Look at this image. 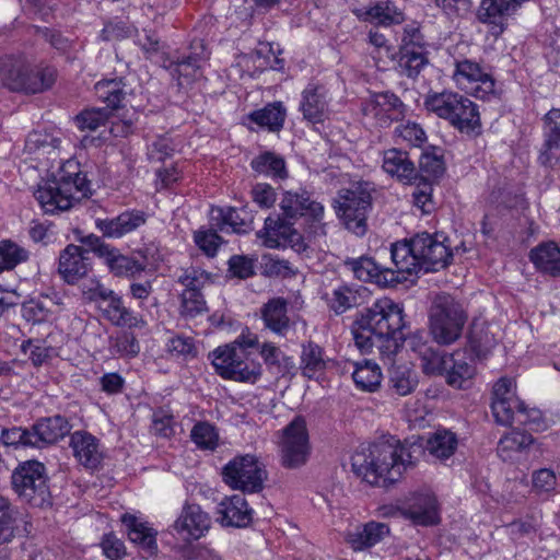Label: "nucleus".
<instances>
[{
	"mask_svg": "<svg viewBox=\"0 0 560 560\" xmlns=\"http://www.w3.org/2000/svg\"><path fill=\"white\" fill-rule=\"evenodd\" d=\"M90 192V182L81 172L80 164L68 160L57 174L37 186L34 197L45 213L55 214L69 210Z\"/></svg>",
	"mask_w": 560,
	"mask_h": 560,
	"instance_id": "4",
	"label": "nucleus"
},
{
	"mask_svg": "<svg viewBox=\"0 0 560 560\" xmlns=\"http://www.w3.org/2000/svg\"><path fill=\"white\" fill-rule=\"evenodd\" d=\"M395 136L412 147H421L427 141L423 128L413 121L400 124L395 128Z\"/></svg>",
	"mask_w": 560,
	"mask_h": 560,
	"instance_id": "60",
	"label": "nucleus"
},
{
	"mask_svg": "<svg viewBox=\"0 0 560 560\" xmlns=\"http://www.w3.org/2000/svg\"><path fill=\"white\" fill-rule=\"evenodd\" d=\"M534 266L551 277H560V248L555 242L537 245L529 252Z\"/></svg>",
	"mask_w": 560,
	"mask_h": 560,
	"instance_id": "38",
	"label": "nucleus"
},
{
	"mask_svg": "<svg viewBox=\"0 0 560 560\" xmlns=\"http://www.w3.org/2000/svg\"><path fill=\"white\" fill-rule=\"evenodd\" d=\"M121 523L126 527L129 540L137 545L147 556H153L158 551L156 530L148 522L125 513L121 515Z\"/></svg>",
	"mask_w": 560,
	"mask_h": 560,
	"instance_id": "28",
	"label": "nucleus"
},
{
	"mask_svg": "<svg viewBox=\"0 0 560 560\" xmlns=\"http://www.w3.org/2000/svg\"><path fill=\"white\" fill-rule=\"evenodd\" d=\"M388 534L389 528L386 524L370 522L349 530L346 540L353 550H363L375 546Z\"/></svg>",
	"mask_w": 560,
	"mask_h": 560,
	"instance_id": "36",
	"label": "nucleus"
},
{
	"mask_svg": "<svg viewBox=\"0 0 560 560\" xmlns=\"http://www.w3.org/2000/svg\"><path fill=\"white\" fill-rule=\"evenodd\" d=\"M69 432V422L61 416L40 419L32 427L33 441L36 442L35 447L56 443Z\"/></svg>",
	"mask_w": 560,
	"mask_h": 560,
	"instance_id": "34",
	"label": "nucleus"
},
{
	"mask_svg": "<svg viewBox=\"0 0 560 560\" xmlns=\"http://www.w3.org/2000/svg\"><path fill=\"white\" fill-rule=\"evenodd\" d=\"M259 354L267 369L278 375L284 376L295 369L293 358L287 355L273 342L266 341L261 343L259 347Z\"/></svg>",
	"mask_w": 560,
	"mask_h": 560,
	"instance_id": "42",
	"label": "nucleus"
},
{
	"mask_svg": "<svg viewBox=\"0 0 560 560\" xmlns=\"http://www.w3.org/2000/svg\"><path fill=\"white\" fill-rule=\"evenodd\" d=\"M458 447L456 433L448 429H438L427 441L425 450L434 458L445 462L451 458Z\"/></svg>",
	"mask_w": 560,
	"mask_h": 560,
	"instance_id": "39",
	"label": "nucleus"
},
{
	"mask_svg": "<svg viewBox=\"0 0 560 560\" xmlns=\"http://www.w3.org/2000/svg\"><path fill=\"white\" fill-rule=\"evenodd\" d=\"M287 116L285 107L281 102L267 104L264 108L247 115V119L258 127L267 128L271 132L280 131Z\"/></svg>",
	"mask_w": 560,
	"mask_h": 560,
	"instance_id": "41",
	"label": "nucleus"
},
{
	"mask_svg": "<svg viewBox=\"0 0 560 560\" xmlns=\"http://www.w3.org/2000/svg\"><path fill=\"white\" fill-rule=\"evenodd\" d=\"M300 369L302 375L307 378L322 374L326 369L323 348L313 341L303 343L300 355Z\"/></svg>",
	"mask_w": 560,
	"mask_h": 560,
	"instance_id": "44",
	"label": "nucleus"
},
{
	"mask_svg": "<svg viewBox=\"0 0 560 560\" xmlns=\"http://www.w3.org/2000/svg\"><path fill=\"white\" fill-rule=\"evenodd\" d=\"M557 477L553 470L540 468L532 474L533 491L538 494H549L556 490Z\"/></svg>",
	"mask_w": 560,
	"mask_h": 560,
	"instance_id": "62",
	"label": "nucleus"
},
{
	"mask_svg": "<svg viewBox=\"0 0 560 560\" xmlns=\"http://www.w3.org/2000/svg\"><path fill=\"white\" fill-rule=\"evenodd\" d=\"M208 58L202 40H197L191 44L188 56L172 60L167 68L172 77L178 81V85H185L201 77L202 65Z\"/></svg>",
	"mask_w": 560,
	"mask_h": 560,
	"instance_id": "20",
	"label": "nucleus"
},
{
	"mask_svg": "<svg viewBox=\"0 0 560 560\" xmlns=\"http://www.w3.org/2000/svg\"><path fill=\"white\" fill-rule=\"evenodd\" d=\"M12 486L21 500L35 508L51 505V493L44 464L27 460L12 474Z\"/></svg>",
	"mask_w": 560,
	"mask_h": 560,
	"instance_id": "9",
	"label": "nucleus"
},
{
	"mask_svg": "<svg viewBox=\"0 0 560 560\" xmlns=\"http://www.w3.org/2000/svg\"><path fill=\"white\" fill-rule=\"evenodd\" d=\"M147 222V215L140 210H130L112 219H97L95 225L104 237L120 238L136 231Z\"/></svg>",
	"mask_w": 560,
	"mask_h": 560,
	"instance_id": "27",
	"label": "nucleus"
},
{
	"mask_svg": "<svg viewBox=\"0 0 560 560\" xmlns=\"http://www.w3.org/2000/svg\"><path fill=\"white\" fill-rule=\"evenodd\" d=\"M248 353L234 346L224 345L209 353L215 372L225 380L256 383L262 375V365L248 361Z\"/></svg>",
	"mask_w": 560,
	"mask_h": 560,
	"instance_id": "10",
	"label": "nucleus"
},
{
	"mask_svg": "<svg viewBox=\"0 0 560 560\" xmlns=\"http://www.w3.org/2000/svg\"><path fill=\"white\" fill-rule=\"evenodd\" d=\"M109 119L107 108L91 107L81 110L75 117L74 122L81 131H95L105 126Z\"/></svg>",
	"mask_w": 560,
	"mask_h": 560,
	"instance_id": "56",
	"label": "nucleus"
},
{
	"mask_svg": "<svg viewBox=\"0 0 560 560\" xmlns=\"http://www.w3.org/2000/svg\"><path fill=\"white\" fill-rule=\"evenodd\" d=\"M345 266L353 272L357 279L374 282L382 287H393L407 280V277L402 276L398 268L381 267L373 258L366 256L347 258Z\"/></svg>",
	"mask_w": 560,
	"mask_h": 560,
	"instance_id": "16",
	"label": "nucleus"
},
{
	"mask_svg": "<svg viewBox=\"0 0 560 560\" xmlns=\"http://www.w3.org/2000/svg\"><path fill=\"white\" fill-rule=\"evenodd\" d=\"M390 257L394 267L407 277L445 268L451 262L453 253L444 241L424 232L409 241L393 244Z\"/></svg>",
	"mask_w": 560,
	"mask_h": 560,
	"instance_id": "3",
	"label": "nucleus"
},
{
	"mask_svg": "<svg viewBox=\"0 0 560 560\" xmlns=\"http://www.w3.org/2000/svg\"><path fill=\"white\" fill-rule=\"evenodd\" d=\"M264 327L278 337H287L293 327L288 315V302L283 298H273L260 308Z\"/></svg>",
	"mask_w": 560,
	"mask_h": 560,
	"instance_id": "29",
	"label": "nucleus"
},
{
	"mask_svg": "<svg viewBox=\"0 0 560 560\" xmlns=\"http://www.w3.org/2000/svg\"><path fill=\"white\" fill-rule=\"evenodd\" d=\"M497 339L494 334L485 323L474 322L468 336V346L470 351L478 358H486L495 347Z\"/></svg>",
	"mask_w": 560,
	"mask_h": 560,
	"instance_id": "45",
	"label": "nucleus"
},
{
	"mask_svg": "<svg viewBox=\"0 0 560 560\" xmlns=\"http://www.w3.org/2000/svg\"><path fill=\"white\" fill-rule=\"evenodd\" d=\"M423 453L416 442L401 443L394 436L361 447L351 458L353 472L370 485L397 481L407 467L412 466Z\"/></svg>",
	"mask_w": 560,
	"mask_h": 560,
	"instance_id": "1",
	"label": "nucleus"
},
{
	"mask_svg": "<svg viewBox=\"0 0 560 560\" xmlns=\"http://www.w3.org/2000/svg\"><path fill=\"white\" fill-rule=\"evenodd\" d=\"M211 518L199 505H186L174 524V529L185 539H199L210 528Z\"/></svg>",
	"mask_w": 560,
	"mask_h": 560,
	"instance_id": "30",
	"label": "nucleus"
},
{
	"mask_svg": "<svg viewBox=\"0 0 560 560\" xmlns=\"http://www.w3.org/2000/svg\"><path fill=\"white\" fill-rule=\"evenodd\" d=\"M428 63L427 51L399 49L398 68L407 78L416 79Z\"/></svg>",
	"mask_w": 560,
	"mask_h": 560,
	"instance_id": "52",
	"label": "nucleus"
},
{
	"mask_svg": "<svg viewBox=\"0 0 560 560\" xmlns=\"http://www.w3.org/2000/svg\"><path fill=\"white\" fill-rule=\"evenodd\" d=\"M194 238L199 249L209 257H214L222 244V237L212 229L197 231Z\"/></svg>",
	"mask_w": 560,
	"mask_h": 560,
	"instance_id": "64",
	"label": "nucleus"
},
{
	"mask_svg": "<svg viewBox=\"0 0 560 560\" xmlns=\"http://www.w3.org/2000/svg\"><path fill=\"white\" fill-rule=\"evenodd\" d=\"M533 443L534 439L530 434L513 430L500 439L497 452L503 460H513L516 454L522 453Z\"/></svg>",
	"mask_w": 560,
	"mask_h": 560,
	"instance_id": "46",
	"label": "nucleus"
},
{
	"mask_svg": "<svg viewBox=\"0 0 560 560\" xmlns=\"http://www.w3.org/2000/svg\"><path fill=\"white\" fill-rule=\"evenodd\" d=\"M468 315L463 303L448 293L438 294L430 306L429 328L433 340L442 346L457 341Z\"/></svg>",
	"mask_w": 560,
	"mask_h": 560,
	"instance_id": "8",
	"label": "nucleus"
},
{
	"mask_svg": "<svg viewBox=\"0 0 560 560\" xmlns=\"http://www.w3.org/2000/svg\"><path fill=\"white\" fill-rule=\"evenodd\" d=\"M108 351L112 355L132 358L140 352V346L132 332L122 331L109 338Z\"/></svg>",
	"mask_w": 560,
	"mask_h": 560,
	"instance_id": "55",
	"label": "nucleus"
},
{
	"mask_svg": "<svg viewBox=\"0 0 560 560\" xmlns=\"http://www.w3.org/2000/svg\"><path fill=\"white\" fill-rule=\"evenodd\" d=\"M250 166L256 173L272 178L283 179L288 176L284 160L272 152H265L254 158Z\"/></svg>",
	"mask_w": 560,
	"mask_h": 560,
	"instance_id": "50",
	"label": "nucleus"
},
{
	"mask_svg": "<svg viewBox=\"0 0 560 560\" xmlns=\"http://www.w3.org/2000/svg\"><path fill=\"white\" fill-rule=\"evenodd\" d=\"M371 292L366 287L359 284H340L325 294L327 306L336 315H342L351 308L368 303Z\"/></svg>",
	"mask_w": 560,
	"mask_h": 560,
	"instance_id": "21",
	"label": "nucleus"
},
{
	"mask_svg": "<svg viewBox=\"0 0 560 560\" xmlns=\"http://www.w3.org/2000/svg\"><path fill=\"white\" fill-rule=\"evenodd\" d=\"M30 254L24 247L11 240L0 242V273L14 269L19 264L28 259Z\"/></svg>",
	"mask_w": 560,
	"mask_h": 560,
	"instance_id": "53",
	"label": "nucleus"
},
{
	"mask_svg": "<svg viewBox=\"0 0 560 560\" xmlns=\"http://www.w3.org/2000/svg\"><path fill=\"white\" fill-rule=\"evenodd\" d=\"M407 347L419 355L422 371L428 375H435L441 353L430 343L425 331H416L405 339Z\"/></svg>",
	"mask_w": 560,
	"mask_h": 560,
	"instance_id": "35",
	"label": "nucleus"
},
{
	"mask_svg": "<svg viewBox=\"0 0 560 560\" xmlns=\"http://www.w3.org/2000/svg\"><path fill=\"white\" fill-rule=\"evenodd\" d=\"M211 225L225 233L245 234L253 230V215L245 208H212Z\"/></svg>",
	"mask_w": 560,
	"mask_h": 560,
	"instance_id": "25",
	"label": "nucleus"
},
{
	"mask_svg": "<svg viewBox=\"0 0 560 560\" xmlns=\"http://www.w3.org/2000/svg\"><path fill=\"white\" fill-rule=\"evenodd\" d=\"M435 375L445 374L446 383L455 388H463L470 381L476 369L464 353L441 354Z\"/></svg>",
	"mask_w": 560,
	"mask_h": 560,
	"instance_id": "24",
	"label": "nucleus"
},
{
	"mask_svg": "<svg viewBox=\"0 0 560 560\" xmlns=\"http://www.w3.org/2000/svg\"><path fill=\"white\" fill-rule=\"evenodd\" d=\"M352 378L358 388L364 392H375L383 378L380 365L372 360H364L355 364Z\"/></svg>",
	"mask_w": 560,
	"mask_h": 560,
	"instance_id": "47",
	"label": "nucleus"
},
{
	"mask_svg": "<svg viewBox=\"0 0 560 560\" xmlns=\"http://www.w3.org/2000/svg\"><path fill=\"white\" fill-rule=\"evenodd\" d=\"M0 440L7 446H34L36 442L33 441L32 429L11 428L2 429Z\"/></svg>",
	"mask_w": 560,
	"mask_h": 560,
	"instance_id": "63",
	"label": "nucleus"
},
{
	"mask_svg": "<svg viewBox=\"0 0 560 560\" xmlns=\"http://www.w3.org/2000/svg\"><path fill=\"white\" fill-rule=\"evenodd\" d=\"M190 438L202 450H214L218 446V433L208 422H198L194 425Z\"/></svg>",
	"mask_w": 560,
	"mask_h": 560,
	"instance_id": "59",
	"label": "nucleus"
},
{
	"mask_svg": "<svg viewBox=\"0 0 560 560\" xmlns=\"http://www.w3.org/2000/svg\"><path fill=\"white\" fill-rule=\"evenodd\" d=\"M19 532V511L0 494V545L11 542Z\"/></svg>",
	"mask_w": 560,
	"mask_h": 560,
	"instance_id": "48",
	"label": "nucleus"
},
{
	"mask_svg": "<svg viewBox=\"0 0 560 560\" xmlns=\"http://www.w3.org/2000/svg\"><path fill=\"white\" fill-rule=\"evenodd\" d=\"M107 318L117 326L133 327L138 324V318L135 314L125 307L121 298L116 294L107 301V308L105 310Z\"/></svg>",
	"mask_w": 560,
	"mask_h": 560,
	"instance_id": "57",
	"label": "nucleus"
},
{
	"mask_svg": "<svg viewBox=\"0 0 560 560\" xmlns=\"http://www.w3.org/2000/svg\"><path fill=\"white\" fill-rule=\"evenodd\" d=\"M424 107L463 133L476 132L481 126L478 106L457 92H430L424 97Z\"/></svg>",
	"mask_w": 560,
	"mask_h": 560,
	"instance_id": "6",
	"label": "nucleus"
},
{
	"mask_svg": "<svg viewBox=\"0 0 560 560\" xmlns=\"http://www.w3.org/2000/svg\"><path fill=\"white\" fill-rule=\"evenodd\" d=\"M374 187L369 182H357L337 192L332 207L345 228L357 236L368 232V218L373 208Z\"/></svg>",
	"mask_w": 560,
	"mask_h": 560,
	"instance_id": "7",
	"label": "nucleus"
},
{
	"mask_svg": "<svg viewBox=\"0 0 560 560\" xmlns=\"http://www.w3.org/2000/svg\"><path fill=\"white\" fill-rule=\"evenodd\" d=\"M279 448L280 462L284 468L296 469L306 464L311 445L304 418L295 417L282 429Z\"/></svg>",
	"mask_w": 560,
	"mask_h": 560,
	"instance_id": "13",
	"label": "nucleus"
},
{
	"mask_svg": "<svg viewBox=\"0 0 560 560\" xmlns=\"http://www.w3.org/2000/svg\"><path fill=\"white\" fill-rule=\"evenodd\" d=\"M455 83L480 100L494 95V79L479 63L469 59L457 60L453 72Z\"/></svg>",
	"mask_w": 560,
	"mask_h": 560,
	"instance_id": "15",
	"label": "nucleus"
},
{
	"mask_svg": "<svg viewBox=\"0 0 560 560\" xmlns=\"http://www.w3.org/2000/svg\"><path fill=\"white\" fill-rule=\"evenodd\" d=\"M94 91L97 100L106 103L112 109L124 107L129 94L122 79L98 81L94 85Z\"/></svg>",
	"mask_w": 560,
	"mask_h": 560,
	"instance_id": "43",
	"label": "nucleus"
},
{
	"mask_svg": "<svg viewBox=\"0 0 560 560\" xmlns=\"http://www.w3.org/2000/svg\"><path fill=\"white\" fill-rule=\"evenodd\" d=\"M179 312L184 317L195 318L208 311L202 292L182 291Z\"/></svg>",
	"mask_w": 560,
	"mask_h": 560,
	"instance_id": "58",
	"label": "nucleus"
},
{
	"mask_svg": "<svg viewBox=\"0 0 560 560\" xmlns=\"http://www.w3.org/2000/svg\"><path fill=\"white\" fill-rule=\"evenodd\" d=\"M444 171L445 165L442 156L432 152H423L421 154L418 176L422 182L433 184L444 174Z\"/></svg>",
	"mask_w": 560,
	"mask_h": 560,
	"instance_id": "54",
	"label": "nucleus"
},
{
	"mask_svg": "<svg viewBox=\"0 0 560 560\" xmlns=\"http://www.w3.org/2000/svg\"><path fill=\"white\" fill-rule=\"evenodd\" d=\"M418 383L416 372L407 365H397L389 371V387L398 396L411 394Z\"/></svg>",
	"mask_w": 560,
	"mask_h": 560,
	"instance_id": "51",
	"label": "nucleus"
},
{
	"mask_svg": "<svg viewBox=\"0 0 560 560\" xmlns=\"http://www.w3.org/2000/svg\"><path fill=\"white\" fill-rule=\"evenodd\" d=\"M70 446L78 462L86 468L95 469L101 464L102 453L98 440L86 431L71 434Z\"/></svg>",
	"mask_w": 560,
	"mask_h": 560,
	"instance_id": "32",
	"label": "nucleus"
},
{
	"mask_svg": "<svg viewBox=\"0 0 560 560\" xmlns=\"http://www.w3.org/2000/svg\"><path fill=\"white\" fill-rule=\"evenodd\" d=\"M366 117L373 118L380 127H388L404 118L406 105L392 92L375 93L362 107Z\"/></svg>",
	"mask_w": 560,
	"mask_h": 560,
	"instance_id": "17",
	"label": "nucleus"
},
{
	"mask_svg": "<svg viewBox=\"0 0 560 560\" xmlns=\"http://www.w3.org/2000/svg\"><path fill=\"white\" fill-rule=\"evenodd\" d=\"M89 249L69 244L59 256L58 271L66 282L69 284L75 283L81 278L85 277L91 269Z\"/></svg>",
	"mask_w": 560,
	"mask_h": 560,
	"instance_id": "23",
	"label": "nucleus"
},
{
	"mask_svg": "<svg viewBox=\"0 0 560 560\" xmlns=\"http://www.w3.org/2000/svg\"><path fill=\"white\" fill-rule=\"evenodd\" d=\"M300 110L310 122L324 121L328 112V97L325 86L313 82L308 83L302 92Z\"/></svg>",
	"mask_w": 560,
	"mask_h": 560,
	"instance_id": "31",
	"label": "nucleus"
},
{
	"mask_svg": "<svg viewBox=\"0 0 560 560\" xmlns=\"http://www.w3.org/2000/svg\"><path fill=\"white\" fill-rule=\"evenodd\" d=\"M383 170L399 182L411 183L418 178V171L409 154L400 149L392 148L384 151Z\"/></svg>",
	"mask_w": 560,
	"mask_h": 560,
	"instance_id": "33",
	"label": "nucleus"
},
{
	"mask_svg": "<svg viewBox=\"0 0 560 560\" xmlns=\"http://www.w3.org/2000/svg\"><path fill=\"white\" fill-rule=\"evenodd\" d=\"M81 243L101 258L109 271L121 278L136 279L147 268L144 261H139L132 256H127L109 244H106L100 236L90 234L81 238Z\"/></svg>",
	"mask_w": 560,
	"mask_h": 560,
	"instance_id": "14",
	"label": "nucleus"
},
{
	"mask_svg": "<svg viewBox=\"0 0 560 560\" xmlns=\"http://www.w3.org/2000/svg\"><path fill=\"white\" fill-rule=\"evenodd\" d=\"M253 510L242 494L225 497L217 506V521L226 527H246L252 523Z\"/></svg>",
	"mask_w": 560,
	"mask_h": 560,
	"instance_id": "26",
	"label": "nucleus"
},
{
	"mask_svg": "<svg viewBox=\"0 0 560 560\" xmlns=\"http://www.w3.org/2000/svg\"><path fill=\"white\" fill-rule=\"evenodd\" d=\"M59 299L57 295H39L22 304V316L34 324L50 320L57 313Z\"/></svg>",
	"mask_w": 560,
	"mask_h": 560,
	"instance_id": "37",
	"label": "nucleus"
},
{
	"mask_svg": "<svg viewBox=\"0 0 560 560\" xmlns=\"http://www.w3.org/2000/svg\"><path fill=\"white\" fill-rule=\"evenodd\" d=\"M363 21L383 26L400 24L405 21L402 9L396 5L394 1H378L370 7L362 15Z\"/></svg>",
	"mask_w": 560,
	"mask_h": 560,
	"instance_id": "40",
	"label": "nucleus"
},
{
	"mask_svg": "<svg viewBox=\"0 0 560 560\" xmlns=\"http://www.w3.org/2000/svg\"><path fill=\"white\" fill-rule=\"evenodd\" d=\"M351 332L354 345L362 353L372 352L373 348H376L380 357L388 363L393 361L399 349V343L396 342L395 338L383 339L378 337L370 325L363 323L360 315L353 322Z\"/></svg>",
	"mask_w": 560,
	"mask_h": 560,
	"instance_id": "18",
	"label": "nucleus"
},
{
	"mask_svg": "<svg viewBox=\"0 0 560 560\" xmlns=\"http://www.w3.org/2000/svg\"><path fill=\"white\" fill-rule=\"evenodd\" d=\"M209 281V275L197 268H187L182 271L177 282L184 287L183 291L202 292L205 284Z\"/></svg>",
	"mask_w": 560,
	"mask_h": 560,
	"instance_id": "61",
	"label": "nucleus"
},
{
	"mask_svg": "<svg viewBox=\"0 0 560 560\" xmlns=\"http://www.w3.org/2000/svg\"><path fill=\"white\" fill-rule=\"evenodd\" d=\"M408 515L417 524H435L439 520L435 498L430 494L417 497L408 508Z\"/></svg>",
	"mask_w": 560,
	"mask_h": 560,
	"instance_id": "49",
	"label": "nucleus"
},
{
	"mask_svg": "<svg viewBox=\"0 0 560 560\" xmlns=\"http://www.w3.org/2000/svg\"><path fill=\"white\" fill-rule=\"evenodd\" d=\"M544 144L538 161L546 167L560 166V109H550L545 118Z\"/></svg>",
	"mask_w": 560,
	"mask_h": 560,
	"instance_id": "22",
	"label": "nucleus"
},
{
	"mask_svg": "<svg viewBox=\"0 0 560 560\" xmlns=\"http://www.w3.org/2000/svg\"><path fill=\"white\" fill-rule=\"evenodd\" d=\"M363 323L370 325L383 339L395 338L396 342L402 339L404 328L402 308L389 298L376 300L370 307L360 313Z\"/></svg>",
	"mask_w": 560,
	"mask_h": 560,
	"instance_id": "11",
	"label": "nucleus"
},
{
	"mask_svg": "<svg viewBox=\"0 0 560 560\" xmlns=\"http://www.w3.org/2000/svg\"><path fill=\"white\" fill-rule=\"evenodd\" d=\"M52 66H35L24 54L5 55L0 59V81L12 92L37 94L50 89L57 79Z\"/></svg>",
	"mask_w": 560,
	"mask_h": 560,
	"instance_id": "5",
	"label": "nucleus"
},
{
	"mask_svg": "<svg viewBox=\"0 0 560 560\" xmlns=\"http://www.w3.org/2000/svg\"><path fill=\"white\" fill-rule=\"evenodd\" d=\"M267 479L265 466L254 455L236 456L223 468V480L233 489L256 493Z\"/></svg>",
	"mask_w": 560,
	"mask_h": 560,
	"instance_id": "12",
	"label": "nucleus"
},
{
	"mask_svg": "<svg viewBox=\"0 0 560 560\" xmlns=\"http://www.w3.org/2000/svg\"><path fill=\"white\" fill-rule=\"evenodd\" d=\"M516 396V384L513 378H499L492 389L491 410L497 423L502 425L513 424V410L520 406Z\"/></svg>",
	"mask_w": 560,
	"mask_h": 560,
	"instance_id": "19",
	"label": "nucleus"
},
{
	"mask_svg": "<svg viewBox=\"0 0 560 560\" xmlns=\"http://www.w3.org/2000/svg\"><path fill=\"white\" fill-rule=\"evenodd\" d=\"M282 215H269L265 220V226L257 233L268 248L290 246L296 252L305 249L302 235L293 228L299 218H306L314 222H320L324 217V206L314 200L311 194L304 189L299 191H285L280 201Z\"/></svg>",
	"mask_w": 560,
	"mask_h": 560,
	"instance_id": "2",
	"label": "nucleus"
}]
</instances>
